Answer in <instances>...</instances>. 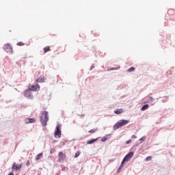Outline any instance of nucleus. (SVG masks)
<instances>
[{
    "instance_id": "nucleus-19",
    "label": "nucleus",
    "mask_w": 175,
    "mask_h": 175,
    "mask_svg": "<svg viewBox=\"0 0 175 175\" xmlns=\"http://www.w3.org/2000/svg\"><path fill=\"white\" fill-rule=\"evenodd\" d=\"M135 71V67H131L127 70V72H133Z\"/></svg>"
},
{
    "instance_id": "nucleus-28",
    "label": "nucleus",
    "mask_w": 175,
    "mask_h": 175,
    "mask_svg": "<svg viewBox=\"0 0 175 175\" xmlns=\"http://www.w3.org/2000/svg\"><path fill=\"white\" fill-rule=\"evenodd\" d=\"M137 137L136 135H132L131 139H136Z\"/></svg>"
},
{
    "instance_id": "nucleus-23",
    "label": "nucleus",
    "mask_w": 175,
    "mask_h": 175,
    "mask_svg": "<svg viewBox=\"0 0 175 175\" xmlns=\"http://www.w3.org/2000/svg\"><path fill=\"white\" fill-rule=\"evenodd\" d=\"M118 69H120V67H116V68H111L110 69V70H118Z\"/></svg>"
},
{
    "instance_id": "nucleus-15",
    "label": "nucleus",
    "mask_w": 175,
    "mask_h": 175,
    "mask_svg": "<svg viewBox=\"0 0 175 175\" xmlns=\"http://www.w3.org/2000/svg\"><path fill=\"white\" fill-rule=\"evenodd\" d=\"M44 53H48V51H51L50 46H47L44 48Z\"/></svg>"
},
{
    "instance_id": "nucleus-7",
    "label": "nucleus",
    "mask_w": 175,
    "mask_h": 175,
    "mask_svg": "<svg viewBox=\"0 0 175 175\" xmlns=\"http://www.w3.org/2000/svg\"><path fill=\"white\" fill-rule=\"evenodd\" d=\"M133 154H134L133 152H129L123 159V162H128V161H129V159H131V158H132L133 157Z\"/></svg>"
},
{
    "instance_id": "nucleus-12",
    "label": "nucleus",
    "mask_w": 175,
    "mask_h": 175,
    "mask_svg": "<svg viewBox=\"0 0 175 175\" xmlns=\"http://www.w3.org/2000/svg\"><path fill=\"white\" fill-rule=\"evenodd\" d=\"M175 14V10H173V9H170L168 11H167V15L168 16H173Z\"/></svg>"
},
{
    "instance_id": "nucleus-33",
    "label": "nucleus",
    "mask_w": 175,
    "mask_h": 175,
    "mask_svg": "<svg viewBox=\"0 0 175 175\" xmlns=\"http://www.w3.org/2000/svg\"><path fill=\"white\" fill-rule=\"evenodd\" d=\"M174 21H175V20H174Z\"/></svg>"
},
{
    "instance_id": "nucleus-20",
    "label": "nucleus",
    "mask_w": 175,
    "mask_h": 175,
    "mask_svg": "<svg viewBox=\"0 0 175 175\" xmlns=\"http://www.w3.org/2000/svg\"><path fill=\"white\" fill-rule=\"evenodd\" d=\"M126 161H124V160H122L120 165V169H122V167H124V163H125Z\"/></svg>"
},
{
    "instance_id": "nucleus-8",
    "label": "nucleus",
    "mask_w": 175,
    "mask_h": 175,
    "mask_svg": "<svg viewBox=\"0 0 175 175\" xmlns=\"http://www.w3.org/2000/svg\"><path fill=\"white\" fill-rule=\"evenodd\" d=\"M36 83H46V77L40 76L36 80Z\"/></svg>"
},
{
    "instance_id": "nucleus-9",
    "label": "nucleus",
    "mask_w": 175,
    "mask_h": 175,
    "mask_svg": "<svg viewBox=\"0 0 175 175\" xmlns=\"http://www.w3.org/2000/svg\"><path fill=\"white\" fill-rule=\"evenodd\" d=\"M58 157H59V162H61L62 161H64L66 155L65 154H64V152H59L58 154Z\"/></svg>"
},
{
    "instance_id": "nucleus-22",
    "label": "nucleus",
    "mask_w": 175,
    "mask_h": 175,
    "mask_svg": "<svg viewBox=\"0 0 175 175\" xmlns=\"http://www.w3.org/2000/svg\"><path fill=\"white\" fill-rule=\"evenodd\" d=\"M17 46H24V43H23L22 42H18L17 44Z\"/></svg>"
},
{
    "instance_id": "nucleus-27",
    "label": "nucleus",
    "mask_w": 175,
    "mask_h": 175,
    "mask_svg": "<svg viewBox=\"0 0 175 175\" xmlns=\"http://www.w3.org/2000/svg\"><path fill=\"white\" fill-rule=\"evenodd\" d=\"M142 142H144L146 140V137H143L140 139Z\"/></svg>"
},
{
    "instance_id": "nucleus-25",
    "label": "nucleus",
    "mask_w": 175,
    "mask_h": 175,
    "mask_svg": "<svg viewBox=\"0 0 175 175\" xmlns=\"http://www.w3.org/2000/svg\"><path fill=\"white\" fill-rule=\"evenodd\" d=\"M27 166H29L31 165V163L29 162V160H28L26 163Z\"/></svg>"
},
{
    "instance_id": "nucleus-3",
    "label": "nucleus",
    "mask_w": 175,
    "mask_h": 175,
    "mask_svg": "<svg viewBox=\"0 0 175 175\" xmlns=\"http://www.w3.org/2000/svg\"><path fill=\"white\" fill-rule=\"evenodd\" d=\"M129 124V120H120L117 123H116L113 126V131H117V129H120L122 126L125 125H128Z\"/></svg>"
},
{
    "instance_id": "nucleus-30",
    "label": "nucleus",
    "mask_w": 175,
    "mask_h": 175,
    "mask_svg": "<svg viewBox=\"0 0 175 175\" xmlns=\"http://www.w3.org/2000/svg\"><path fill=\"white\" fill-rule=\"evenodd\" d=\"M102 142H106V139H102Z\"/></svg>"
},
{
    "instance_id": "nucleus-31",
    "label": "nucleus",
    "mask_w": 175,
    "mask_h": 175,
    "mask_svg": "<svg viewBox=\"0 0 175 175\" xmlns=\"http://www.w3.org/2000/svg\"><path fill=\"white\" fill-rule=\"evenodd\" d=\"M53 152V150L52 151H51V154Z\"/></svg>"
},
{
    "instance_id": "nucleus-26",
    "label": "nucleus",
    "mask_w": 175,
    "mask_h": 175,
    "mask_svg": "<svg viewBox=\"0 0 175 175\" xmlns=\"http://www.w3.org/2000/svg\"><path fill=\"white\" fill-rule=\"evenodd\" d=\"M121 169L122 168H120V167H119V168L117 170V173H120L121 172Z\"/></svg>"
},
{
    "instance_id": "nucleus-2",
    "label": "nucleus",
    "mask_w": 175,
    "mask_h": 175,
    "mask_svg": "<svg viewBox=\"0 0 175 175\" xmlns=\"http://www.w3.org/2000/svg\"><path fill=\"white\" fill-rule=\"evenodd\" d=\"M49 121V112L47 111H43L41 112L40 122L43 126H47Z\"/></svg>"
},
{
    "instance_id": "nucleus-17",
    "label": "nucleus",
    "mask_w": 175,
    "mask_h": 175,
    "mask_svg": "<svg viewBox=\"0 0 175 175\" xmlns=\"http://www.w3.org/2000/svg\"><path fill=\"white\" fill-rule=\"evenodd\" d=\"M80 154H81V152H80V150L77 151L75 154V158H78V157H80Z\"/></svg>"
},
{
    "instance_id": "nucleus-1",
    "label": "nucleus",
    "mask_w": 175,
    "mask_h": 175,
    "mask_svg": "<svg viewBox=\"0 0 175 175\" xmlns=\"http://www.w3.org/2000/svg\"><path fill=\"white\" fill-rule=\"evenodd\" d=\"M40 90V85L39 84H36V85H30L29 90H25L24 92V96L27 98V99H33V95H32V92L31 91H39Z\"/></svg>"
},
{
    "instance_id": "nucleus-14",
    "label": "nucleus",
    "mask_w": 175,
    "mask_h": 175,
    "mask_svg": "<svg viewBox=\"0 0 175 175\" xmlns=\"http://www.w3.org/2000/svg\"><path fill=\"white\" fill-rule=\"evenodd\" d=\"M42 157H43V153H40V154H38L36 157V161H39V159H40V158H42Z\"/></svg>"
},
{
    "instance_id": "nucleus-6",
    "label": "nucleus",
    "mask_w": 175,
    "mask_h": 175,
    "mask_svg": "<svg viewBox=\"0 0 175 175\" xmlns=\"http://www.w3.org/2000/svg\"><path fill=\"white\" fill-rule=\"evenodd\" d=\"M21 167H23V164L20 163L16 165V163H14L12 167V172H13V170H16V172L17 170H21Z\"/></svg>"
},
{
    "instance_id": "nucleus-16",
    "label": "nucleus",
    "mask_w": 175,
    "mask_h": 175,
    "mask_svg": "<svg viewBox=\"0 0 175 175\" xmlns=\"http://www.w3.org/2000/svg\"><path fill=\"white\" fill-rule=\"evenodd\" d=\"M96 140H98V139H92L90 141H88L87 142V144H93V143H95V142H96Z\"/></svg>"
},
{
    "instance_id": "nucleus-13",
    "label": "nucleus",
    "mask_w": 175,
    "mask_h": 175,
    "mask_svg": "<svg viewBox=\"0 0 175 175\" xmlns=\"http://www.w3.org/2000/svg\"><path fill=\"white\" fill-rule=\"evenodd\" d=\"M148 107H150V105L148 104L144 105L142 108L141 110L142 111H144V110H147V109H148Z\"/></svg>"
},
{
    "instance_id": "nucleus-5",
    "label": "nucleus",
    "mask_w": 175,
    "mask_h": 175,
    "mask_svg": "<svg viewBox=\"0 0 175 175\" xmlns=\"http://www.w3.org/2000/svg\"><path fill=\"white\" fill-rule=\"evenodd\" d=\"M61 126L60 125H57L56 127V131L55 132V137H61V135H62V133H61Z\"/></svg>"
},
{
    "instance_id": "nucleus-10",
    "label": "nucleus",
    "mask_w": 175,
    "mask_h": 175,
    "mask_svg": "<svg viewBox=\"0 0 175 175\" xmlns=\"http://www.w3.org/2000/svg\"><path fill=\"white\" fill-rule=\"evenodd\" d=\"M26 124H32V122H36V119L35 118H27L25 120Z\"/></svg>"
},
{
    "instance_id": "nucleus-24",
    "label": "nucleus",
    "mask_w": 175,
    "mask_h": 175,
    "mask_svg": "<svg viewBox=\"0 0 175 175\" xmlns=\"http://www.w3.org/2000/svg\"><path fill=\"white\" fill-rule=\"evenodd\" d=\"M132 143V139H129V141L126 142V144H131Z\"/></svg>"
},
{
    "instance_id": "nucleus-29",
    "label": "nucleus",
    "mask_w": 175,
    "mask_h": 175,
    "mask_svg": "<svg viewBox=\"0 0 175 175\" xmlns=\"http://www.w3.org/2000/svg\"><path fill=\"white\" fill-rule=\"evenodd\" d=\"M8 175H14V174H13V172H10Z\"/></svg>"
},
{
    "instance_id": "nucleus-21",
    "label": "nucleus",
    "mask_w": 175,
    "mask_h": 175,
    "mask_svg": "<svg viewBox=\"0 0 175 175\" xmlns=\"http://www.w3.org/2000/svg\"><path fill=\"white\" fill-rule=\"evenodd\" d=\"M151 159H152V157H151V156H149L146 158V161H151Z\"/></svg>"
},
{
    "instance_id": "nucleus-32",
    "label": "nucleus",
    "mask_w": 175,
    "mask_h": 175,
    "mask_svg": "<svg viewBox=\"0 0 175 175\" xmlns=\"http://www.w3.org/2000/svg\"><path fill=\"white\" fill-rule=\"evenodd\" d=\"M53 152V150L52 151H51V154Z\"/></svg>"
},
{
    "instance_id": "nucleus-18",
    "label": "nucleus",
    "mask_w": 175,
    "mask_h": 175,
    "mask_svg": "<svg viewBox=\"0 0 175 175\" xmlns=\"http://www.w3.org/2000/svg\"><path fill=\"white\" fill-rule=\"evenodd\" d=\"M96 131H98V129H93L89 131V133H95V132H96Z\"/></svg>"
},
{
    "instance_id": "nucleus-11",
    "label": "nucleus",
    "mask_w": 175,
    "mask_h": 175,
    "mask_svg": "<svg viewBox=\"0 0 175 175\" xmlns=\"http://www.w3.org/2000/svg\"><path fill=\"white\" fill-rule=\"evenodd\" d=\"M124 110L121 109H116V111H114L115 114H122L124 113Z\"/></svg>"
},
{
    "instance_id": "nucleus-4",
    "label": "nucleus",
    "mask_w": 175,
    "mask_h": 175,
    "mask_svg": "<svg viewBox=\"0 0 175 175\" xmlns=\"http://www.w3.org/2000/svg\"><path fill=\"white\" fill-rule=\"evenodd\" d=\"M4 50L6 53H9V54H13V48L10 44H7L4 46Z\"/></svg>"
}]
</instances>
